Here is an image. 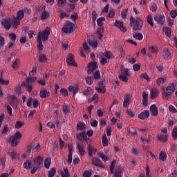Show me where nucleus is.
Listing matches in <instances>:
<instances>
[{
	"label": "nucleus",
	"instance_id": "nucleus-5",
	"mask_svg": "<svg viewBox=\"0 0 177 177\" xmlns=\"http://www.w3.org/2000/svg\"><path fill=\"white\" fill-rule=\"evenodd\" d=\"M100 58V63L102 66H104L106 63H109V60L113 57V54L110 51H106L104 54L103 53H100L99 54Z\"/></svg>",
	"mask_w": 177,
	"mask_h": 177
},
{
	"label": "nucleus",
	"instance_id": "nucleus-40",
	"mask_svg": "<svg viewBox=\"0 0 177 177\" xmlns=\"http://www.w3.org/2000/svg\"><path fill=\"white\" fill-rule=\"evenodd\" d=\"M159 159L161 160V161H165V160H167V153L165 151H160Z\"/></svg>",
	"mask_w": 177,
	"mask_h": 177
},
{
	"label": "nucleus",
	"instance_id": "nucleus-8",
	"mask_svg": "<svg viewBox=\"0 0 177 177\" xmlns=\"http://www.w3.org/2000/svg\"><path fill=\"white\" fill-rule=\"evenodd\" d=\"M128 77H129L128 68L122 69L121 74L119 76V80L122 81V82H128Z\"/></svg>",
	"mask_w": 177,
	"mask_h": 177
},
{
	"label": "nucleus",
	"instance_id": "nucleus-53",
	"mask_svg": "<svg viewBox=\"0 0 177 177\" xmlns=\"http://www.w3.org/2000/svg\"><path fill=\"white\" fill-rule=\"evenodd\" d=\"M127 59L128 62L131 63V64H133V63H136V59L130 55L127 56Z\"/></svg>",
	"mask_w": 177,
	"mask_h": 177
},
{
	"label": "nucleus",
	"instance_id": "nucleus-4",
	"mask_svg": "<svg viewBox=\"0 0 177 177\" xmlns=\"http://www.w3.org/2000/svg\"><path fill=\"white\" fill-rule=\"evenodd\" d=\"M37 77H26V81L22 82L21 86H26L28 92L32 91V83L35 82Z\"/></svg>",
	"mask_w": 177,
	"mask_h": 177
},
{
	"label": "nucleus",
	"instance_id": "nucleus-7",
	"mask_svg": "<svg viewBox=\"0 0 177 177\" xmlns=\"http://www.w3.org/2000/svg\"><path fill=\"white\" fill-rule=\"evenodd\" d=\"M62 31L66 34L74 32V31H75V25L71 22H66L62 28Z\"/></svg>",
	"mask_w": 177,
	"mask_h": 177
},
{
	"label": "nucleus",
	"instance_id": "nucleus-38",
	"mask_svg": "<svg viewBox=\"0 0 177 177\" xmlns=\"http://www.w3.org/2000/svg\"><path fill=\"white\" fill-rule=\"evenodd\" d=\"M19 67H20V60L19 59H16L12 63V68H14V70H17Z\"/></svg>",
	"mask_w": 177,
	"mask_h": 177
},
{
	"label": "nucleus",
	"instance_id": "nucleus-54",
	"mask_svg": "<svg viewBox=\"0 0 177 177\" xmlns=\"http://www.w3.org/2000/svg\"><path fill=\"white\" fill-rule=\"evenodd\" d=\"M172 138L174 140L177 139V127H175L172 131Z\"/></svg>",
	"mask_w": 177,
	"mask_h": 177
},
{
	"label": "nucleus",
	"instance_id": "nucleus-10",
	"mask_svg": "<svg viewBox=\"0 0 177 177\" xmlns=\"http://www.w3.org/2000/svg\"><path fill=\"white\" fill-rule=\"evenodd\" d=\"M167 91H169V92H171V93H174L175 91L177 89V82H174L172 83H170L167 87Z\"/></svg>",
	"mask_w": 177,
	"mask_h": 177
},
{
	"label": "nucleus",
	"instance_id": "nucleus-29",
	"mask_svg": "<svg viewBox=\"0 0 177 177\" xmlns=\"http://www.w3.org/2000/svg\"><path fill=\"white\" fill-rule=\"evenodd\" d=\"M59 174L61 177H70V173L68 172V169L64 168V171H60Z\"/></svg>",
	"mask_w": 177,
	"mask_h": 177
},
{
	"label": "nucleus",
	"instance_id": "nucleus-41",
	"mask_svg": "<svg viewBox=\"0 0 177 177\" xmlns=\"http://www.w3.org/2000/svg\"><path fill=\"white\" fill-rule=\"evenodd\" d=\"M9 80H4L3 77H2V73H1L0 76V85H9Z\"/></svg>",
	"mask_w": 177,
	"mask_h": 177
},
{
	"label": "nucleus",
	"instance_id": "nucleus-33",
	"mask_svg": "<svg viewBox=\"0 0 177 177\" xmlns=\"http://www.w3.org/2000/svg\"><path fill=\"white\" fill-rule=\"evenodd\" d=\"M133 37L135 39H138V41H142L143 39V35L139 32H136L133 34Z\"/></svg>",
	"mask_w": 177,
	"mask_h": 177
},
{
	"label": "nucleus",
	"instance_id": "nucleus-24",
	"mask_svg": "<svg viewBox=\"0 0 177 177\" xmlns=\"http://www.w3.org/2000/svg\"><path fill=\"white\" fill-rule=\"evenodd\" d=\"M1 24L4 28H6L7 30H9V28L12 27V25L10 24V19H4L1 22Z\"/></svg>",
	"mask_w": 177,
	"mask_h": 177
},
{
	"label": "nucleus",
	"instance_id": "nucleus-45",
	"mask_svg": "<svg viewBox=\"0 0 177 177\" xmlns=\"http://www.w3.org/2000/svg\"><path fill=\"white\" fill-rule=\"evenodd\" d=\"M56 174V169L53 167L48 173V177H53Z\"/></svg>",
	"mask_w": 177,
	"mask_h": 177
},
{
	"label": "nucleus",
	"instance_id": "nucleus-46",
	"mask_svg": "<svg viewBox=\"0 0 177 177\" xmlns=\"http://www.w3.org/2000/svg\"><path fill=\"white\" fill-rule=\"evenodd\" d=\"M163 32H165L167 37H171V28L168 27L163 28Z\"/></svg>",
	"mask_w": 177,
	"mask_h": 177
},
{
	"label": "nucleus",
	"instance_id": "nucleus-48",
	"mask_svg": "<svg viewBox=\"0 0 177 177\" xmlns=\"http://www.w3.org/2000/svg\"><path fill=\"white\" fill-rule=\"evenodd\" d=\"M147 21L148 24H150L151 27H153V26H154V24L153 23V17H151V15H148L147 17Z\"/></svg>",
	"mask_w": 177,
	"mask_h": 177
},
{
	"label": "nucleus",
	"instance_id": "nucleus-9",
	"mask_svg": "<svg viewBox=\"0 0 177 177\" xmlns=\"http://www.w3.org/2000/svg\"><path fill=\"white\" fill-rule=\"evenodd\" d=\"M66 62L69 66H73L74 67L77 66V63L74 60V55L68 54L66 56Z\"/></svg>",
	"mask_w": 177,
	"mask_h": 177
},
{
	"label": "nucleus",
	"instance_id": "nucleus-22",
	"mask_svg": "<svg viewBox=\"0 0 177 177\" xmlns=\"http://www.w3.org/2000/svg\"><path fill=\"white\" fill-rule=\"evenodd\" d=\"M84 147L85 146L83 143H77V149L79 150L80 154H81V156H84L85 153Z\"/></svg>",
	"mask_w": 177,
	"mask_h": 177
},
{
	"label": "nucleus",
	"instance_id": "nucleus-3",
	"mask_svg": "<svg viewBox=\"0 0 177 177\" xmlns=\"http://www.w3.org/2000/svg\"><path fill=\"white\" fill-rule=\"evenodd\" d=\"M22 136H23L21 135V133L18 131L15 133L14 136H11L9 138V140L11 143L12 147H16V146L19 145V142H20Z\"/></svg>",
	"mask_w": 177,
	"mask_h": 177
},
{
	"label": "nucleus",
	"instance_id": "nucleus-13",
	"mask_svg": "<svg viewBox=\"0 0 177 177\" xmlns=\"http://www.w3.org/2000/svg\"><path fill=\"white\" fill-rule=\"evenodd\" d=\"M149 111L153 117H157L158 115V109H157V105L156 104L151 105Z\"/></svg>",
	"mask_w": 177,
	"mask_h": 177
},
{
	"label": "nucleus",
	"instance_id": "nucleus-2",
	"mask_svg": "<svg viewBox=\"0 0 177 177\" xmlns=\"http://www.w3.org/2000/svg\"><path fill=\"white\" fill-rule=\"evenodd\" d=\"M130 23L131 27H133V30H135L136 31L142 30V27L143 26V21H142L140 18H137L136 20L133 17L131 16Z\"/></svg>",
	"mask_w": 177,
	"mask_h": 177
},
{
	"label": "nucleus",
	"instance_id": "nucleus-12",
	"mask_svg": "<svg viewBox=\"0 0 177 177\" xmlns=\"http://www.w3.org/2000/svg\"><path fill=\"white\" fill-rule=\"evenodd\" d=\"M150 117V112L147 110H144L142 111L139 115H138V118L140 120H147Z\"/></svg>",
	"mask_w": 177,
	"mask_h": 177
},
{
	"label": "nucleus",
	"instance_id": "nucleus-60",
	"mask_svg": "<svg viewBox=\"0 0 177 177\" xmlns=\"http://www.w3.org/2000/svg\"><path fill=\"white\" fill-rule=\"evenodd\" d=\"M127 113L128 114V115H129L131 118H133L135 117V111L131 110V109H128L127 111Z\"/></svg>",
	"mask_w": 177,
	"mask_h": 177
},
{
	"label": "nucleus",
	"instance_id": "nucleus-39",
	"mask_svg": "<svg viewBox=\"0 0 177 177\" xmlns=\"http://www.w3.org/2000/svg\"><path fill=\"white\" fill-rule=\"evenodd\" d=\"M50 162H51L50 158H46L44 160V167L45 168H46V169H49L50 167Z\"/></svg>",
	"mask_w": 177,
	"mask_h": 177
},
{
	"label": "nucleus",
	"instance_id": "nucleus-6",
	"mask_svg": "<svg viewBox=\"0 0 177 177\" xmlns=\"http://www.w3.org/2000/svg\"><path fill=\"white\" fill-rule=\"evenodd\" d=\"M115 160H113L110 166V171L111 174H114V176L115 177H121V173L122 172V168H121V166H118L115 168V172H114V167L115 166Z\"/></svg>",
	"mask_w": 177,
	"mask_h": 177
},
{
	"label": "nucleus",
	"instance_id": "nucleus-30",
	"mask_svg": "<svg viewBox=\"0 0 177 177\" xmlns=\"http://www.w3.org/2000/svg\"><path fill=\"white\" fill-rule=\"evenodd\" d=\"M24 13H26V10H21L17 12V19L21 20L24 17Z\"/></svg>",
	"mask_w": 177,
	"mask_h": 177
},
{
	"label": "nucleus",
	"instance_id": "nucleus-17",
	"mask_svg": "<svg viewBox=\"0 0 177 177\" xmlns=\"http://www.w3.org/2000/svg\"><path fill=\"white\" fill-rule=\"evenodd\" d=\"M154 20L158 23V24L162 26V24L165 23V17L162 15H158L154 17Z\"/></svg>",
	"mask_w": 177,
	"mask_h": 177
},
{
	"label": "nucleus",
	"instance_id": "nucleus-42",
	"mask_svg": "<svg viewBox=\"0 0 177 177\" xmlns=\"http://www.w3.org/2000/svg\"><path fill=\"white\" fill-rule=\"evenodd\" d=\"M102 142L103 146H108L109 145V140H107V136H106V134L102 135Z\"/></svg>",
	"mask_w": 177,
	"mask_h": 177
},
{
	"label": "nucleus",
	"instance_id": "nucleus-1",
	"mask_svg": "<svg viewBox=\"0 0 177 177\" xmlns=\"http://www.w3.org/2000/svg\"><path fill=\"white\" fill-rule=\"evenodd\" d=\"M37 37V48L39 50H42L44 49V45L42 44V41H48V37L50 35V28H46L42 32H39Z\"/></svg>",
	"mask_w": 177,
	"mask_h": 177
},
{
	"label": "nucleus",
	"instance_id": "nucleus-16",
	"mask_svg": "<svg viewBox=\"0 0 177 177\" xmlns=\"http://www.w3.org/2000/svg\"><path fill=\"white\" fill-rule=\"evenodd\" d=\"M33 163L41 167L44 164V157L38 156L33 159Z\"/></svg>",
	"mask_w": 177,
	"mask_h": 177
},
{
	"label": "nucleus",
	"instance_id": "nucleus-23",
	"mask_svg": "<svg viewBox=\"0 0 177 177\" xmlns=\"http://www.w3.org/2000/svg\"><path fill=\"white\" fill-rule=\"evenodd\" d=\"M160 92L158 91V89L156 88H151V99H156L157 96H158V93Z\"/></svg>",
	"mask_w": 177,
	"mask_h": 177
},
{
	"label": "nucleus",
	"instance_id": "nucleus-57",
	"mask_svg": "<svg viewBox=\"0 0 177 177\" xmlns=\"http://www.w3.org/2000/svg\"><path fill=\"white\" fill-rule=\"evenodd\" d=\"M169 111H170V113H172L173 114H175L177 113V110L175 108V106H174V105L169 106Z\"/></svg>",
	"mask_w": 177,
	"mask_h": 177
},
{
	"label": "nucleus",
	"instance_id": "nucleus-28",
	"mask_svg": "<svg viewBox=\"0 0 177 177\" xmlns=\"http://www.w3.org/2000/svg\"><path fill=\"white\" fill-rule=\"evenodd\" d=\"M88 44L90 45V46H92V48H96L98 44L97 39L93 38L90 39L88 40Z\"/></svg>",
	"mask_w": 177,
	"mask_h": 177
},
{
	"label": "nucleus",
	"instance_id": "nucleus-25",
	"mask_svg": "<svg viewBox=\"0 0 177 177\" xmlns=\"http://www.w3.org/2000/svg\"><path fill=\"white\" fill-rule=\"evenodd\" d=\"M142 104L144 106H147V103H149V94L146 92L142 93Z\"/></svg>",
	"mask_w": 177,
	"mask_h": 177
},
{
	"label": "nucleus",
	"instance_id": "nucleus-47",
	"mask_svg": "<svg viewBox=\"0 0 177 177\" xmlns=\"http://www.w3.org/2000/svg\"><path fill=\"white\" fill-rule=\"evenodd\" d=\"M106 19L104 17H100L97 19V24L99 27H102L103 26V21H104Z\"/></svg>",
	"mask_w": 177,
	"mask_h": 177
},
{
	"label": "nucleus",
	"instance_id": "nucleus-44",
	"mask_svg": "<svg viewBox=\"0 0 177 177\" xmlns=\"http://www.w3.org/2000/svg\"><path fill=\"white\" fill-rule=\"evenodd\" d=\"M67 4V1L66 0H58L57 6L60 8H64Z\"/></svg>",
	"mask_w": 177,
	"mask_h": 177
},
{
	"label": "nucleus",
	"instance_id": "nucleus-15",
	"mask_svg": "<svg viewBox=\"0 0 177 177\" xmlns=\"http://www.w3.org/2000/svg\"><path fill=\"white\" fill-rule=\"evenodd\" d=\"M162 95L165 100H169L172 98V93L167 91V88L162 93Z\"/></svg>",
	"mask_w": 177,
	"mask_h": 177
},
{
	"label": "nucleus",
	"instance_id": "nucleus-11",
	"mask_svg": "<svg viewBox=\"0 0 177 177\" xmlns=\"http://www.w3.org/2000/svg\"><path fill=\"white\" fill-rule=\"evenodd\" d=\"M162 57L166 60H169L171 57V51L167 48H164L162 52Z\"/></svg>",
	"mask_w": 177,
	"mask_h": 177
},
{
	"label": "nucleus",
	"instance_id": "nucleus-36",
	"mask_svg": "<svg viewBox=\"0 0 177 177\" xmlns=\"http://www.w3.org/2000/svg\"><path fill=\"white\" fill-rule=\"evenodd\" d=\"M15 92L17 93V95H21V93L24 92V89L21 88V86L18 85L15 87Z\"/></svg>",
	"mask_w": 177,
	"mask_h": 177
},
{
	"label": "nucleus",
	"instance_id": "nucleus-35",
	"mask_svg": "<svg viewBox=\"0 0 177 177\" xmlns=\"http://www.w3.org/2000/svg\"><path fill=\"white\" fill-rule=\"evenodd\" d=\"M88 151L89 156L92 157V156H93V154L96 153V148L92 147V145H88Z\"/></svg>",
	"mask_w": 177,
	"mask_h": 177
},
{
	"label": "nucleus",
	"instance_id": "nucleus-49",
	"mask_svg": "<svg viewBox=\"0 0 177 177\" xmlns=\"http://www.w3.org/2000/svg\"><path fill=\"white\" fill-rule=\"evenodd\" d=\"M149 52H151V53H157L158 50V47L153 46L149 48Z\"/></svg>",
	"mask_w": 177,
	"mask_h": 177
},
{
	"label": "nucleus",
	"instance_id": "nucleus-37",
	"mask_svg": "<svg viewBox=\"0 0 177 177\" xmlns=\"http://www.w3.org/2000/svg\"><path fill=\"white\" fill-rule=\"evenodd\" d=\"M85 128H86L85 127V123H84L82 122H79L77 124V129H78V131H84V129H85Z\"/></svg>",
	"mask_w": 177,
	"mask_h": 177
},
{
	"label": "nucleus",
	"instance_id": "nucleus-20",
	"mask_svg": "<svg viewBox=\"0 0 177 177\" xmlns=\"http://www.w3.org/2000/svg\"><path fill=\"white\" fill-rule=\"evenodd\" d=\"M96 68H97V64H96V62L90 63L88 68V74H91V73H93V71H95Z\"/></svg>",
	"mask_w": 177,
	"mask_h": 177
},
{
	"label": "nucleus",
	"instance_id": "nucleus-63",
	"mask_svg": "<svg viewBox=\"0 0 177 177\" xmlns=\"http://www.w3.org/2000/svg\"><path fill=\"white\" fill-rule=\"evenodd\" d=\"M62 111L64 114H67L68 113H70V108L68 107V106H64L62 107Z\"/></svg>",
	"mask_w": 177,
	"mask_h": 177
},
{
	"label": "nucleus",
	"instance_id": "nucleus-26",
	"mask_svg": "<svg viewBox=\"0 0 177 177\" xmlns=\"http://www.w3.org/2000/svg\"><path fill=\"white\" fill-rule=\"evenodd\" d=\"M41 169V166H39L38 165H36L35 163H33V165L31 167L30 174L32 175H34L37 171H39Z\"/></svg>",
	"mask_w": 177,
	"mask_h": 177
},
{
	"label": "nucleus",
	"instance_id": "nucleus-64",
	"mask_svg": "<svg viewBox=\"0 0 177 177\" xmlns=\"http://www.w3.org/2000/svg\"><path fill=\"white\" fill-rule=\"evenodd\" d=\"M170 16L172 19H175L177 16V10L171 11Z\"/></svg>",
	"mask_w": 177,
	"mask_h": 177
},
{
	"label": "nucleus",
	"instance_id": "nucleus-27",
	"mask_svg": "<svg viewBox=\"0 0 177 177\" xmlns=\"http://www.w3.org/2000/svg\"><path fill=\"white\" fill-rule=\"evenodd\" d=\"M40 97H48L50 95V93L47 89H41L40 91Z\"/></svg>",
	"mask_w": 177,
	"mask_h": 177
},
{
	"label": "nucleus",
	"instance_id": "nucleus-52",
	"mask_svg": "<svg viewBox=\"0 0 177 177\" xmlns=\"http://www.w3.org/2000/svg\"><path fill=\"white\" fill-rule=\"evenodd\" d=\"M49 17V14L46 12V11H44L41 12V20H45Z\"/></svg>",
	"mask_w": 177,
	"mask_h": 177
},
{
	"label": "nucleus",
	"instance_id": "nucleus-43",
	"mask_svg": "<svg viewBox=\"0 0 177 177\" xmlns=\"http://www.w3.org/2000/svg\"><path fill=\"white\" fill-rule=\"evenodd\" d=\"M48 58L46 57V56H45V55L41 54L39 56V62H40V63H45V62H46Z\"/></svg>",
	"mask_w": 177,
	"mask_h": 177
},
{
	"label": "nucleus",
	"instance_id": "nucleus-51",
	"mask_svg": "<svg viewBox=\"0 0 177 177\" xmlns=\"http://www.w3.org/2000/svg\"><path fill=\"white\" fill-rule=\"evenodd\" d=\"M98 154L100 158H102V161H109V156H107V155L102 153H100Z\"/></svg>",
	"mask_w": 177,
	"mask_h": 177
},
{
	"label": "nucleus",
	"instance_id": "nucleus-55",
	"mask_svg": "<svg viewBox=\"0 0 177 177\" xmlns=\"http://www.w3.org/2000/svg\"><path fill=\"white\" fill-rule=\"evenodd\" d=\"M141 66L142 65L140 64V63L133 64V68L134 71H139V70H140Z\"/></svg>",
	"mask_w": 177,
	"mask_h": 177
},
{
	"label": "nucleus",
	"instance_id": "nucleus-14",
	"mask_svg": "<svg viewBox=\"0 0 177 177\" xmlns=\"http://www.w3.org/2000/svg\"><path fill=\"white\" fill-rule=\"evenodd\" d=\"M115 26L118 27L122 32H126L127 31V28L124 26V23L121 21H115Z\"/></svg>",
	"mask_w": 177,
	"mask_h": 177
},
{
	"label": "nucleus",
	"instance_id": "nucleus-50",
	"mask_svg": "<svg viewBox=\"0 0 177 177\" xmlns=\"http://www.w3.org/2000/svg\"><path fill=\"white\" fill-rule=\"evenodd\" d=\"M84 93L86 96H89L90 95H92V93H93V90H92V88L91 87H87V88L84 91Z\"/></svg>",
	"mask_w": 177,
	"mask_h": 177
},
{
	"label": "nucleus",
	"instance_id": "nucleus-61",
	"mask_svg": "<svg viewBox=\"0 0 177 177\" xmlns=\"http://www.w3.org/2000/svg\"><path fill=\"white\" fill-rule=\"evenodd\" d=\"M60 93L62 95V96H68V91L66 88H61Z\"/></svg>",
	"mask_w": 177,
	"mask_h": 177
},
{
	"label": "nucleus",
	"instance_id": "nucleus-21",
	"mask_svg": "<svg viewBox=\"0 0 177 177\" xmlns=\"http://www.w3.org/2000/svg\"><path fill=\"white\" fill-rule=\"evenodd\" d=\"M156 139L157 140L163 142V143H166V142H168V136L167 134H160V135H158Z\"/></svg>",
	"mask_w": 177,
	"mask_h": 177
},
{
	"label": "nucleus",
	"instance_id": "nucleus-32",
	"mask_svg": "<svg viewBox=\"0 0 177 177\" xmlns=\"http://www.w3.org/2000/svg\"><path fill=\"white\" fill-rule=\"evenodd\" d=\"M131 102V97L129 95H126L124 98V102H123V106L124 107H128L129 106V103Z\"/></svg>",
	"mask_w": 177,
	"mask_h": 177
},
{
	"label": "nucleus",
	"instance_id": "nucleus-34",
	"mask_svg": "<svg viewBox=\"0 0 177 177\" xmlns=\"http://www.w3.org/2000/svg\"><path fill=\"white\" fill-rule=\"evenodd\" d=\"M91 162L95 167H102V162L97 158H94L91 160Z\"/></svg>",
	"mask_w": 177,
	"mask_h": 177
},
{
	"label": "nucleus",
	"instance_id": "nucleus-31",
	"mask_svg": "<svg viewBox=\"0 0 177 177\" xmlns=\"http://www.w3.org/2000/svg\"><path fill=\"white\" fill-rule=\"evenodd\" d=\"M32 165V161L28 160H26L25 162H24V168H25V169H30V168H31Z\"/></svg>",
	"mask_w": 177,
	"mask_h": 177
},
{
	"label": "nucleus",
	"instance_id": "nucleus-59",
	"mask_svg": "<svg viewBox=\"0 0 177 177\" xmlns=\"http://www.w3.org/2000/svg\"><path fill=\"white\" fill-rule=\"evenodd\" d=\"M128 15V9H124L122 12H121V17L122 19H127V16Z\"/></svg>",
	"mask_w": 177,
	"mask_h": 177
},
{
	"label": "nucleus",
	"instance_id": "nucleus-18",
	"mask_svg": "<svg viewBox=\"0 0 177 177\" xmlns=\"http://www.w3.org/2000/svg\"><path fill=\"white\" fill-rule=\"evenodd\" d=\"M96 91L100 92V93H104L106 92V88H104V85L103 84V82H100L97 86H95Z\"/></svg>",
	"mask_w": 177,
	"mask_h": 177
},
{
	"label": "nucleus",
	"instance_id": "nucleus-58",
	"mask_svg": "<svg viewBox=\"0 0 177 177\" xmlns=\"http://www.w3.org/2000/svg\"><path fill=\"white\" fill-rule=\"evenodd\" d=\"M84 50L86 52V53H91V48H89V46H88V44L84 43L83 44Z\"/></svg>",
	"mask_w": 177,
	"mask_h": 177
},
{
	"label": "nucleus",
	"instance_id": "nucleus-19",
	"mask_svg": "<svg viewBox=\"0 0 177 177\" xmlns=\"http://www.w3.org/2000/svg\"><path fill=\"white\" fill-rule=\"evenodd\" d=\"M68 149L69 151V154L68 156V164H71V162H73V145H69L68 146Z\"/></svg>",
	"mask_w": 177,
	"mask_h": 177
},
{
	"label": "nucleus",
	"instance_id": "nucleus-56",
	"mask_svg": "<svg viewBox=\"0 0 177 177\" xmlns=\"http://www.w3.org/2000/svg\"><path fill=\"white\" fill-rule=\"evenodd\" d=\"M86 82L88 85H92L93 83V77H87L86 78Z\"/></svg>",
	"mask_w": 177,
	"mask_h": 177
},
{
	"label": "nucleus",
	"instance_id": "nucleus-62",
	"mask_svg": "<svg viewBox=\"0 0 177 177\" xmlns=\"http://www.w3.org/2000/svg\"><path fill=\"white\" fill-rule=\"evenodd\" d=\"M142 80H146V81H150V78L149 77V75L147 73H144L141 75Z\"/></svg>",
	"mask_w": 177,
	"mask_h": 177
}]
</instances>
